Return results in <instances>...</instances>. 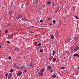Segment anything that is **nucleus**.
Listing matches in <instances>:
<instances>
[{
	"instance_id": "09e8293b",
	"label": "nucleus",
	"mask_w": 79,
	"mask_h": 79,
	"mask_svg": "<svg viewBox=\"0 0 79 79\" xmlns=\"http://www.w3.org/2000/svg\"><path fill=\"white\" fill-rule=\"evenodd\" d=\"M0 48H1V45H0Z\"/></svg>"
},
{
	"instance_id": "c9c22d12",
	"label": "nucleus",
	"mask_w": 79,
	"mask_h": 79,
	"mask_svg": "<svg viewBox=\"0 0 79 79\" xmlns=\"http://www.w3.org/2000/svg\"><path fill=\"white\" fill-rule=\"evenodd\" d=\"M42 69H43V70H45V68H44V69L42 68Z\"/></svg>"
},
{
	"instance_id": "a878e982",
	"label": "nucleus",
	"mask_w": 79,
	"mask_h": 79,
	"mask_svg": "<svg viewBox=\"0 0 79 79\" xmlns=\"http://www.w3.org/2000/svg\"><path fill=\"white\" fill-rule=\"evenodd\" d=\"M52 23H56V22L55 21V20H54L52 21Z\"/></svg>"
},
{
	"instance_id": "5701e85b",
	"label": "nucleus",
	"mask_w": 79,
	"mask_h": 79,
	"mask_svg": "<svg viewBox=\"0 0 79 79\" xmlns=\"http://www.w3.org/2000/svg\"><path fill=\"white\" fill-rule=\"evenodd\" d=\"M22 20L23 21H25V19H24L23 17H22Z\"/></svg>"
},
{
	"instance_id": "0eeeda50",
	"label": "nucleus",
	"mask_w": 79,
	"mask_h": 79,
	"mask_svg": "<svg viewBox=\"0 0 79 79\" xmlns=\"http://www.w3.org/2000/svg\"><path fill=\"white\" fill-rule=\"evenodd\" d=\"M56 58L54 57L53 58V62L54 63H55L56 61Z\"/></svg>"
},
{
	"instance_id": "c756f323",
	"label": "nucleus",
	"mask_w": 79,
	"mask_h": 79,
	"mask_svg": "<svg viewBox=\"0 0 79 79\" xmlns=\"http://www.w3.org/2000/svg\"><path fill=\"white\" fill-rule=\"evenodd\" d=\"M7 42L8 43V44H10V42L9 41H7Z\"/></svg>"
},
{
	"instance_id": "9d476101",
	"label": "nucleus",
	"mask_w": 79,
	"mask_h": 79,
	"mask_svg": "<svg viewBox=\"0 0 79 79\" xmlns=\"http://www.w3.org/2000/svg\"><path fill=\"white\" fill-rule=\"evenodd\" d=\"M33 65V63H32L29 64V66L30 67H32V66Z\"/></svg>"
},
{
	"instance_id": "ddd939ff",
	"label": "nucleus",
	"mask_w": 79,
	"mask_h": 79,
	"mask_svg": "<svg viewBox=\"0 0 79 79\" xmlns=\"http://www.w3.org/2000/svg\"><path fill=\"white\" fill-rule=\"evenodd\" d=\"M52 58H53V56H52V57H49V60H52Z\"/></svg>"
},
{
	"instance_id": "58836bf2",
	"label": "nucleus",
	"mask_w": 79,
	"mask_h": 79,
	"mask_svg": "<svg viewBox=\"0 0 79 79\" xmlns=\"http://www.w3.org/2000/svg\"><path fill=\"white\" fill-rule=\"evenodd\" d=\"M14 66L15 67H17V65H16L15 64H14Z\"/></svg>"
},
{
	"instance_id": "6e6552de",
	"label": "nucleus",
	"mask_w": 79,
	"mask_h": 79,
	"mask_svg": "<svg viewBox=\"0 0 79 79\" xmlns=\"http://www.w3.org/2000/svg\"><path fill=\"white\" fill-rule=\"evenodd\" d=\"M52 76L53 78H55V77H56V75H55V74L52 75Z\"/></svg>"
},
{
	"instance_id": "412c9836",
	"label": "nucleus",
	"mask_w": 79,
	"mask_h": 79,
	"mask_svg": "<svg viewBox=\"0 0 79 79\" xmlns=\"http://www.w3.org/2000/svg\"><path fill=\"white\" fill-rule=\"evenodd\" d=\"M51 69V70H50V72L51 73H53V70L52 69Z\"/></svg>"
},
{
	"instance_id": "f704fd0d",
	"label": "nucleus",
	"mask_w": 79,
	"mask_h": 79,
	"mask_svg": "<svg viewBox=\"0 0 79 79\" xmlns=\"http://www.w3.org/2000/svg\"><path fill=\"white\" fill-rule=\"evenodd\" d=\"M70 49L71 50H73V47H71Z\"/></svg>"
},
{
	"instance_id": "8fccbe9b",
	"label": "nucleus",
	"mask_w": 79,
	"mask_h": 79,
	"mask_svg": "<svg viewBox=\"0 0 79 79\" xmlns=\"http://www.w3.org/2000/svg\"><path fill=\"white\" fill-rule=\"evenodd\" d=\"M77 39V38H76L75 39H76V40H77V39Z\"/></svg>"
},
{
	"instance_id": "de8ad7c7",
	"label": "nucleus",
	"mask_w": 79,
	"mask_h": 79,
	"mask_svg": "<svg viewBox=\"0 0 79 79\" xmlns=\"http://www.w3.org/2000/svg\"><path fill=\"white\" fill-rule=\"evenodd\" d=\"M78 31L79 32V30H78Z\"/></svg>"
},
{
	"instance_id": "cd10ccee",
	"label": "nucleus",
	"mask_w": 79,
	"mask_h": 79,
	"mask_svg": "<svg viewBox=\"0 0 79 79\" xmlns=\"http://www.w3.org/2000/svg\"><path fill=\"white\" fill-rule=\"evenodd\" d=\"M40 23H42L43 22V20L41 19L40 21Z\"/></svg>"
},
{
	"instance_id": "3c124183",
	"label": "nucleus",
	"mask_w": 79,
	"mask_h": 79,
	"mask_svg": "<svg viewBox=\"0 0 79 79\" xmlns=\"http://www.w3.org/2000/svg\"><path fill=\"white\" fill-rule=\"evenodd\" d=\"M37 71H38V69H37Z\"/></svg>"
},
{
	"instance_id": "49530a36",
	"label": "nucleus",
	"mask_w": 79,
	"mask_h": 79,
	"mask_svg": "<svg viewBox=\"0 0 79 79\" xmlns=\"http://www.w3.org/2000/svg\"><path fill=\"white\" fill-rule=\"evenodd\" d=\"M36 47H37V46H38V45H36Z\"/></svg>"
},
{
	"instance_id": "2eb2a0df",
	"label": "nucleus",
	"mask_w": 79,
	"mask_h": 79,
	"mask_svg": "<svg viewBox=\"0 0 79 79\" xmlns=\"http://www.w3.org/2000/svg\"><path fill=\"white\" fill-rule=\"evenodd\" d=\"M24 72H27V69L26 68L24 69Z\"/></svg>"
},
{
	"instance_id": "f257e3e1",
	"label": "nucleus",
	"mask_w": 79,
	"mask_h": 79,
	"mask_svg": "<svg viewBox=\"0 0 79 79\" xmlns=\"http://www.w3.org/2000/svg\"><path fill=\"white\" fill-rule=\"evenodd\" d=\"M79 49V47L77 46L74 48L73 50V52H75L77 51V50H78Z\"/></svg>"
},
{
	"instance_id": "20e7f679",
	"label": "nucleus",
	"mask_w": 79,
	"mask_h": 79,
	"mask_svg": "<svg viewBox=\"0 0 79 79\" xmlns=\"http://www.w3.org/2000/svg\"><path fill=\"white\" fill-rule=\"evenodd\" d=\"M38 74H39V76H43V75H44L43 73H42L41 72H40V73L39 72L38 73Z\"/></svg>"
},
{
	"instance_id": "7ed1b4c3",
	"label": "nucleus",
	"mask_w": 79,
	"mask_h": 79,
	"mask_svg": "<svg viewBox=\"0 0 79 79\" xmlns=\"http://www.w3.org/2000/svg\"><path fill=\"white\" fill-rule=\"evenodd\" d=\"M22 74V72L21 71H19L17 73V76H21Z\"/></svg>"
},
{
	"instance_id": "b1692460",
	"label": "nucleus",
	"mask_w": 79,
	"mask_h": 79,
	"mask_svg": "<svg viewBox=\"0 0 79 79\" xmlns=\"http://www.w3.org/2000/svg\"><path fill=\"white\" fill-rule=\"evenodd\" d=\"M75 17L76 18V19H78L79 18H78V17H77V16H75Z\"/></svg>"
},
{
	"instance_id": "a19ab883",
	"label": "nucleus",
	"mask_w": 79,
	"mask_h": 79,
	"mask_svg": "<svg viewBox=\"0 0 79 79\" xmlns=\"http://www.w3.org/2000/svg\"><path fill=\"white\" fill-rule=\"evenodd\" d=\"M8 59H11V57L9 56L8 57Z\"/></svg>"
},
{
	"instance_id": "6ab92c4d",
	"label": "nucleus",
	"mask_w": 79,
	"mask_h": 79,
	"mask_svg": "<svg viewBox=\"0 0 79 79\" xmlns=\"http://www.w3.org/2000/svg\"><path fill=\"white\" fill-rule=\"evenodd\" d=\"M53 38H54L53 35H52L51 36V38L52 39H53Z\"/></svg>"
},
{
	"instance_id": "bb28decb",
	"label": "nucleus",
	"mask_w": 79,
	"mask_h": 79,
	"mask_svg": "<svg viewBox=\"0 0 79 79\" xmlns=\"http://www.w3.org/2000/svg\"><path fill=\"white\" fill-rule=\"evenodd\" d=\"M40 52H43V50H42V49H40Z\"/></svg>"
},
{
	"instance_id": "aec40b11",
	"label": "nucleus",
	"mask_w": 79,
	"mask_h": 79,
	"mask_svg": "<svg viewBox=\"0 0 79 79\" xmlns=\"http://www.w3.org/2000/svg\"><path fill=\"white\" fill-rule=\"evenodd\" d=\"M14 71V70L13 69H10V73H11V72H13V71Z\"/></svg>"
},
{
	"instance_id": "a211bd4d",
	"label": "nucleus",
	"mask_w": 79,
	"mask_h": 79,
	"mask_svg": "<svg viewBox=\"0 0 79 79\" xmlns=\"http://www.w3.org/2000/svg\"><path fill=\"white\" fill-rule=\"evenodd\" d=\"M52 6H56V5L55 4V3L52 2Z\"/></svg>"
},
{
	"instance_id": "473e14b6",
	"label": "nucleus",
	"mask_w": 79,
	"mask_h": 79,
	"mask_svg": "<svg viewBox=\"0 0 79 79\" xmlns=\"http://www.w3.org/2000/svg\"><path fill=\"white\" fill-rule=\"evenodd\" d=\"M38 46H40V45H41V44L40 43H39L38 44Z\"/></svg>"
},
{
	"instance_id": "f3484780",
	"label": "nucleus",
	"mask_w": 79,
	"mask_h": 79,
	"mask_svg": "<svg viewBox=\"0 0 79 79\" xmlns=\"http://www.w3.org/2000/svg\"><path fill=\"white\" fill-rule=\"evenodd\" d=\"M9 75L12 76H13V73H9Z\"/></svg>"
},
{
	"instance_id": "4be33fe9",
	"label": "nucleus",
	"mask_w": 79,
	"mask_h": 79,
	"mask_svg": "<svg viewBox=\"0 0 79 79\" xmlns=\"http://www.w3.org/2000/svg\"><path fill=\"white\" fill-rule=\"evenodd\" d=\"M43 72H44V70H43V69L41 70V71H40L41 73H43Z\"/></svg>"
},
{
	"instance_id": "4468645a",
	"label": "nucleus",
	"mask_w": 79,
	"mask_h": 79,
	"mask_svg": "<svg viewBox=\"0 0 79 79\" xmlns=\"http://www.w3.org/2000/svg\"><path fill=\"white\" fill-rule=\"evenodd\" d=\"M15 51H16L17 52H19V50L18 49V48H15Z\"/></svg>"
},
{
	"instance_id": "1a4fd4ad",
	"label": "nucleus",
	"mask_w": 79,
	"mask_h": 79,
	"mask_svg": "<svg viewBox=\"0 0 79 79\" xmlns=\"http://www.w3.org/2000/svg\"><path fill=\"white\" fill-rule=\"evenodd\" d=\"M17 16L18 18H22V15H18Z\"/></svg>"
},
{
	"instance_id": "dca6fc26",
	"label": "nucleus",
	"mask_w": 79,
	"mask_h": 79,
	"mask_svg": "<svg viewBox=\"0 0 79 79\" xmlns=\"http://www.w3.org/2000/svg\"><path fill=\"white\" fill-rule=\"evenodd\" d=\"M11 76L10 75H8V78L9 79H11Z\"/></svg>"
},
{
	"instance_id": "393cba45",
	"label": "nucleus",
	"mask_w": 79,
	"mask_h": 79,
	"mask_svg": "<svg viewBox=\"0 0 79 79\" xmlns=\"http://www.w3.org/2000/svg\"><path fill=\"white\" fill-rule=\"evenodd\" d=\"M65 69V68L64 67H62L60 68L61 69Z\"/></svg>"
},
{
	"instance_id": "7c9ffc66",
	"label": "nucleus",
	"mask_w": 79,
	"mask_h": 79,
	"mask_svg": "<svg viewBox=\"0 0 79 79\" xmlns=\"http://www.w3.org/2000/svg\"><path fill=\"white\" fill-rule=\"evenodd\" d=\"M49 26H52V23H49Z\"/></svg>"
},
{
	"instance_id": "f8f14e48",
	"label": "nucleus",
	"mask_w": 79,
	"mask_h": 79,
	"mask_svg": "<svg viewBox=\"0 0 79 79\" xmlns=\"http://www.w3.org/2000/svg\"><path fill=\"white\" fill-rule=\"evenodd\" d=\"M8 37H9L10 38H13V36H12L11 35H9Z\"/></svg>"
},
{
	"instance_id": "72a5a7b5",
	"label": "nucleus",
	"mask_w": 79,
	"mask_h": 79,
	"mask_svg": "<svg viewBox=\"0 0 79 79\" xmlns=\"http://www.w3.org/2000/svg\"><path fill=\"white\" fill-rule=\"evenodd\" d=\"M39 2V0H36V3H38V2Z\"/></svg>"
},
{
	"instance_id": "f03ea898",
	"label": "nucleus",
	"mask_w": 79,
	"mask_h": 79,
	"mask_svg": "<svg viewBox=\"0 0 79 79\" xmlns=\"http://www.w3.org/2000/svg\"><path fill=\"white\" fill-rule=\"evenodd\" d=\"M52 66L50 65H48L47 67V70H48V71H50V70H51L52 69Z\"/></svg>"
},
{
	"instance_id": "c03bdc74",
	"label": "nucleus",
	"mask_w": 79,
	"mask_h": 79,
	"mask_svg": "<svg viewBox=\"0 0 79 79\" xmlns=\"http://www.w3.org/2000/svg\"><path fill=\"white\" fill-rule=\"evenodd\" d=\"M19 17H18V18H16V19H19Z\"/></svg>"
},
{
	"instance_id": "39448f33",
	"label": "nucleus",
	"mask_w": 79,
	"mask_h": 79,
	"mask_svg": "<svg viewBox=\"0 0 79 79\" xmlns=\"http://www.w3.org/2000/svg\"><path fill=\"white\" fill-rule=\"evenodd\" d=\"M73 56H77V57H79V55L77 53H76L74 54L73 55Z\"/></svg>"
},
{
	"instance_id": "a18cd8bd",
	"label": "nucleus",
	"mask_w": 79,
	"mask_h": 79,
	"mask_svg": "<svg viewBox=\"0 0 79 79\" xmlns=\"http://www.w3.org/2000/svg\"><path fill=\"white\" fill-rule=\"evenodd\" d=\"M25 18H26V17H25L24 18V19H25Z\"/></svg>"
},
{
	"instance_id": "423d86ee",
	"label": "nucleus",
	"mask_w": 79,
	"mask_h": 79,
	"mask_svg": "<svg viewBox=\"0 0 79 79\" xmlns=\"http://www.w3.org/2000/svg\"><path fill=\"white\" fill-rule=\"evenodd\" d=\"M50 4H51V2H50V1H48L47 2V5H49Z\"/></svg>"
},
{
	"instance_id": "ea45409f",
	"label": "nucleus",
	"mask_w": 79,
	"mask_h": 79,
	"mask_svg": "<svg viewBox=\"0 0 79 79\" xmlns=\"http://www.w3.org/2000/svg\"><path fill=\"white\" fill-rule=\"evenodd\" d=\"M48 20H50V18H48Z\"/></svg>"
},
{
	"instance_id": "4c0bfd02",
	"label": "nucleus",
	"mask_w": 79,
	"mask_h": 79,
	"mask_svg": "<svg viewBox=\"0 0 79 79\" xmlns=\"http://www.w3.org/2000/svg\"><path fill=\"white\" fill-rule=\"evenodd\" d=\"M35 45H36V44H37V42H35Z\"/></svg>"
},
{
	"instance_id": "603ef678",
	"label": "nucleus",
	"mask_w": 79,
	"mask_h": 79,
	"mask_svg": "<svg viewBox=\"0 0 79 79\" xmlns=\"http://www.w3.org/2000/svg\"><path fill=\"white\" fill-rule=\"evenodd\" d=\"M1 32V31H0V33Z\"/></svg>"
},
{
	"instance_id": "c85d7f7f",
	"label": "nucleus",
	"mask_w": 79,
	"mask_h": 79,
	"mask_svg": "<svg viewBox=\"0 0 79 79\" xmlns=\"http://www.w3.org/2000/svg\"><path fill=\"white\" fill-rule=\"evenodd\" d=\"M5 76H6V77H8V73L6 74L5 75Z\"/></svg>"
},
{
	"instance_id": "79ce46f5",
	"label": "nucleus",
	"mask_w": 79,
	"mask_h": 79,
	"mask_svg": "<svg viewBox=\"0 0 79 79\" xmlns=\"http://www.w3.org/2000/svg\"><path fill=\"white\" fill-rule=\"evenodd\" d=\"M24 68H23V66H22L21 69H23Z\"/></svg>"
},
{
	"instance_id": "37998d69",
	"label": "nucleus",
	"mask_w": 79,
	"mask_h": 79,
	"mask_svg": "<svg viewBox=\"0 0 79 79\" xmlns=\"http://www.w3.org/2000/svg\"><path fill=\"white\" fill-rule=\"evenodd\" d=\"M58 11V9H57V10H56V12H57V11Z\"/></svg>"
},
{
	"instance_id": "9b49d317",
	"label": "nucleus",
	"mask_w": 79,
	"mask_h": 79,
	"mask_svg": "<svg viewBox=\"0 0 79 79\" xmlns=\"http://www.w3.org/2000/svg\"><path fill=\"white\" fill-rule=\"evenodd\" d=\"M55 53H56V52H55V51L53 50V53L52 54V55H55Z\"/></svg>"
},
{
	"instance_id": "e433bc0d",
	"label": "nucleus",
	"mask_w": 79,
	"mask_h": 79,
	"mask_svg": "<svg viewBox=\"0 0 79 79\" xmlns=\"http://www.w3.org/2000/svg\"><path fill=\"white\" fill-rule=\"evenodd\" d=\"M7 32H8V30H6L5 31V33H7Z\"/></svg>"
},
{
	"instance_id": "2f4dec72",
	"label": "nucleus",
	"mask_w": 79,
	"mask_h": 79,
	"mask_svg": "<svg viewBox=\"0 0 79 79\" xmlns=\"http://www.w3.org/2000/svg\"><path fill=\"white\" fill-rule=\"evenodd\" d=\"M12 11H11L10 13H9V15H11V13H12Z\"/></svg>"
}]
</instances>
